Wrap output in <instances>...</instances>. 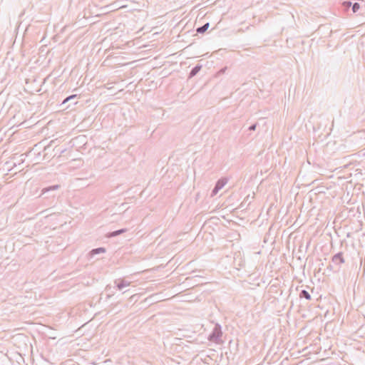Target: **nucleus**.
Returning <instances> with one entry per match:
<instances>
[{
  "instance_id": "f257e3e1",
  "label": "nucleus",
  "mask_w": 365,
  "mask_h": 365,
  "mask_svg": "<svg viewBox=\"0 0 365 365\" xmlns=\"http://www.w3.org/2000/svg\"><path fill=\"white\" fill-rule=\"evenodd\" d=\"M235 208H233V211L230 213V241L239 240L240 239V233L245 230L243 226H240L238 222H235L231 218L235 217Z\"/></svg>"
},
{
  "instance_id": "f03ea898",
  "label": "nucleus",
  "mask_w": 365,
  "mask_h": 365,
  "mask_svg": "<svg viewBox=\"0 0 365 365\" xmlns=\"http://www.w3.org/2000/svg\"><path fill=\"white\" fill-rule=\"evenodd\" d=\"M232 252H233V267L237 270H240V268L244 265L245 260L243 258V255L240 251V250L234 247V245H232Z\"/></svg>"
},
{
  "instance_id": "7ed1b4c3",
  "label": "nucleus",
  "mask_w": 365,
  "mask_h": 365,
  "mask_svg": "<svg viewBox=\"0 0 365 365\" xmlns=\"http://www.w3.org/2000/svg\"><path fill=\"white\" fill-rule=\"evenodd\" d=\"M332 262L334 263V266L330 264L328 267V268L330 269L331 270H334V272H338L340 269V265L344 263L343 253L341 252H339L335 254L332 257Z\"/></svg>"
},
{
  "instance_id": "20e7f679",
  "label": "nucleus",
  "mask_w": 365,
  "mask_h": 365,
  "mask_svg": "<svg viewBox=\"0 0 365 365\" xmlns=\"http://www.w3.org/2000/svg\"><path fill=\"white\" fill-rule=\"evenodd\" d=\"M222 334L220 325L216 324L212 331L209 335L208 339L211 341L219 343L221 341Z\"/></svg>"
},
{
  "instance_id": "39448f33",
  "label": "nucleus",
  "mask_w": 365,
  "mask_h": 365,
  "mask_svg": "<svg viewBox=\"0 0 365 365\" xmlns=\"http://www.w3.org/2000/svg\"><path fill=\"white\" fill-rule=\"evenodd\" d=\"M227 182V178H222L217 180L215 187L212 190L211 196L213 197L226 185Z\"/></svg>"
},
{
  "instance_id": "423d86ee",
  "label": "nucleus",
  "mask_w": 365,
  "mask_h": 365,
  "mask_svg": "<svg viewBox=\"0 0 365 365\" xmlns=\"http://www.w3.org/2000/svg\"><path fill=\"white\" fill-rule=\"evenodd\" d=\"M114 283L118 290H122L124 287L129 286L130 284V282L127 281L124 279H115Z\"/></svg>"
},
{
  "instance_id": "0eeeda50",
  "label": "nucleus",
  "mask_w": 365,
  "mask_h": 365,
  "mask_svg": "<svg viewBox=\"0 0 365 365\" xmlns=\"http://www.w3.org/2000/svg\"><path fill=\"white\" fill-rule=\"evenodd\" d=\"M201 68H202V66L201 65H199V64L196 65L195 67H193L191 69V71H190V72L189 73V76L188 77L190 78L194 77L195 76H196L199 73V71L201 70Z\"/></svg>"
},
{
  "instance_id": "6e6552de",
  "label": "nucleus",
  "mask_w": 365,
  "mask_h": 365,
  "mask_svg": "<svg viewBox=\"0 0 365 365\" xmlns=\"http://www.w3.org/2000/svg\"><path fill=\"white\" fill-rule=\"evenodd\" d=\"M126 231H127V230L125 229V228H123V229H120V230H118L109 232L108 234V237H115V236H118V235H119L120 234H123V233L125 232Z\"/></svg>"
},
{
  "instance_id": "1a4fd4ad",
  "label": "nucleus",
  "mask_w": 365,
  "mask_h": 365,
  "mask_svg": "<svg viewBox=\"0 0 365 365\" xmlns=\"http://www.w3.org/2000/svg\"><path fill=\"white\" fill-rule=\"evenodd\" d=\"M106 252V249L104 247H98V248H96V249H93L89 255L93 257L95 255H98V254H100V253H104Z\"/></svg>"
},
{
  "instance_id": "9d476101",
  "label": "nucleus",
  "mask_w": 365,
  "mask_h": 365,
  "mask_svg": "<svg viewBox=\"0 0 365 365\" xmlns=\"http://www.w3.org/2000/svg\"><path fill=\"white\" fill-rule=\"evenodd\" d=\"M299 296L301 299H306L307 300L311 299L310 294L305 289L301 290Z\"/></svg>"
},
{
  "instance_id": "9b49d317",
  "label": "nucleus",
  "mask_w": 365,
  "mask_h": 365,
  "mask_svg": "<svg viewBox=\"0 0 365 365\" xmlns=\"http://www.w3.org/2000/svg\"><path fill=\"white\" fill-rule=\"evenodd\" d=\"M210 27V24L206 23L202 26H200L197 29L196 31L198 34H204Z\"/></svg>"
},
{
  "instance_id": "f8f14e48",
  "label": "nucleus",
  "mask_w": 365,
  "mask_h": 365,
  "mask_svg": "<svg viewBox=\"0 0 365 365\" xmlns=\"http://www.w3.org/2000/svg\"><path fill=\"white\" fill-rule=\"evenodd\" d=\"M58 187H59V185H52V186H50V187H45L42 190V194H44V193L47 192H48L50 190H57Z\"/></svg>"
},
{
  "instance_id": "ddd939ff",
  "label": "nucleus",
  "mask_w": 365,
  "mask_h": 365,
  "mask_svg": "<svg viewBox=\"0 0 365 365\" xmlns=\"http://www.w3.org/2000/svg\"><path fill=\"white\" fill-rule=\"evenodd\" d=\"M77 98V95H76V94L71 95V96H69L66 97V98L62 101L61 105H63V104H65V103H68V101H72V100H74V99H75V98Z\"/></svg>"
},
{
  "instance_id": "4468645a",
  "label": "nucleus",
  "mask_w": 365,
  "mask_h": 365,
  "mask_svg": "<svg viewBox=\"0 0 365 365\" xmlns=\"http://www.w3.org/2000/svg\"><path fill=\"white\" fill-rule=\"evenodd\" d=\"M360 9V4L358 2H354L351 5V10L353 13H356Z\"/></svg>"
},
{
  "instance_id": "2eb2a0df",
  "label": "nucleus",
  "mask_w": 365,
  "mask_h": 365,
  "mask_svg": "<svg viewBox=\"0 0 365 365\" xmlns=\"http://www.w3.org/2000/svg\"><path fill=\"white\" fill-rule=\"evenodd\" d=\"M353 4V3L350 1H346L344 2V6L346 8V9H348L349 7H351V5Z\"/></svg>"
},
{
  "instance_id": "dca6fc26",
  "label": "nucleus",
  "mask_w": 365,
  "mask_h": 365,
  "mask_svg": "<svg viewBox=\"0 0 365 365\" xmlns=\"http://www.w3.org/2000/svg\"><path fill=\"white\" fill-rule=\"evenodd\" d=\"M227 70V67H224L222 68H221L217 73H216V76H219L221 74H224L225 73Z\"/></svg>"
},
{
  "instance_id": "f3484780",
  "label": "nucleus",
  "mask_w": 365,
  "mask_h": 365,
  "mask_svg": "<svg viewBox=\"0 0 365 365\" xmlns=\"http://www.w3.org/2000/svg\"><path fill=\"white\" fill-rule=\"evenodd\" d=\"M257 125V123H253L250 125V127L248 128V130L250 131H254L256 130Z\"/></svg>"
},
{
  "instance_id": "a211bd4d",
  "label": "nucleus",
  "mask_w": 365,
  "mask_h": 365,
  "mask_svg": "<svg viewBox=\"0 0 365 365\" xmlns=\"http://www.w3.org/2000/svg\"><path fill=\"white\" fill-rule=\"evenodd\" d=\"M240 220L243 221L244 219L242 217L239 218Z\"/></svg>"
}]
</instances>
